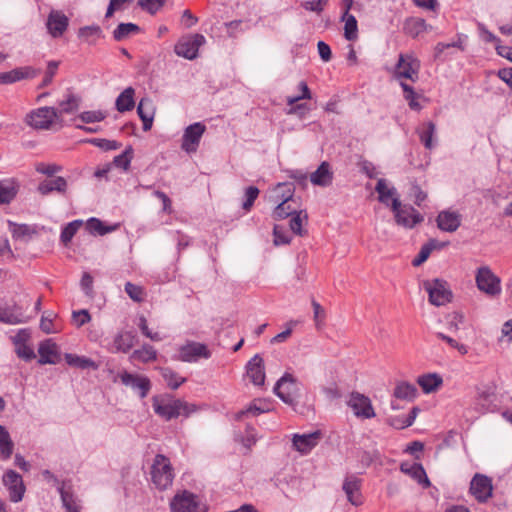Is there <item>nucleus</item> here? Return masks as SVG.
I'll list each match as a JSON object with an SVG mask.
<instances>
[{"instance_id": "1", "label": "nucleus", "mask_w": 512, "mask_h": 512, "mask_svg": "<svg viewBox=\"0 0 512 512\" xmlns=\"http://www.w3.org/2000/svg\"><path fill=\"white\" fill-rule=\"evenodd\" d=\"M154 412L166 421L179 416L188 417L196 411V406L181 399H173L171 396H154L152 398Z\"/></svg>"}, {"instance_id": "2", "label": "nucleus", "mask_w": 512, "mask_h": 512, "mask_svg": "<svg viewBox=\"0 0 512 512\" xmlns=\"http://www.w3.org/2000/svg\"><path fill=\"white\" fill-rule=\"evenodd\" d=\"M151 479L160 490H165L172 485L174 479L173 468L166 456L162 454L155 456L151 467Z\"/></svg>"}, {"instance_id": "3", "label": "nucleus", "mask_w": 512, "mask_h": 512, "mask_svg": "<svg viewBox=\"0 0 512 512\" xmlns=\"http://www.w3.org/2000/svg\"><path fill=\"white\" fill-rule=\"evenodd\" d=\"M424 289L429 296V302L435 306H442L451 302L452 292L448 283L442 279L426 280L423 283Z\"/></svg>"}, {"instance_id": "4", "label": "nucleus", "mask_w": 512, "mask_h": 512, "mask_svg": "<svg viewBox=\"0 0 512 512\" xmlns=\"http://www.w3.org/2000/svg\"><path fill=\"white\" fill-rule=\"evenodd\" d=\"M391 208L395 214L396 223L405 228L411 229L424 220V217L412 206L402 207L398 198L392 199Z\"/></svg>"}, {"instance_id": "5", "label": "nucleus", "mask_w": 512, "mask_h": 512, "mask_svg": "<svg viewBox=\"0 0 512 512\" xmlns=\"http://www.w3.org/2000/svg\"><path fill=\"white\" fill-rule=\"evenodd\" d=\"M475 280L478 289L487 295L497 296L501 293L500 278L489 267H480L477 270Z\"/></svg>"}, {"instance_id": "6", "label": "nucleus", "mask_w": 512, "mask_h": 512, "mask_svg": "<svg viewBox=\"0 0 512 512\" xmlns=\"http://www.w3.org/2000/svg\"><path fill=\"white\" fill-rule=\"evenodd\" d=\"M58 120V111L54 107H41L27 116V123L35 129L48 130Z\"/></svg>"}, {"instance_id": "7", "label": "nucleus", "mask_w": 512, "mask_h": 512, "mask_svg": "<svg viewBox=\"0 0 512 512\" xmlns=\"http://www.w3.org/2000/svg\"><path fill=\"white\" fill-rule=\"evenodd\" d=\"M277 190H282L281 196L283 200L273 211V218L275 220H281L287 218L288 216L292 217L297 213L296 208L291 205V203L294 202V188L291 184L279 183L277 185Z\"/></svg>"}, {"instance_id": "8", "label": "nucleus", "mask_w": 512, "mask_h": 512, "mask_svg": "<svg viewBox=\"0 0 512 512\" xmlns=\"http://www.w3.org/2000/svg\"><path fill=\"white\" fill-rule=\"evenodd\" d=\"M170 507L172 512H206V507L198 501L197 496L188 491L175 495Z\"/></svg>"}, {"instance_id": "9", "label": "nucleus", "mask_w": 512, "mask_h": 512, "mask_svg": "<svg viewBox=\"0 0 512 512\" xmlns=\"http://www.w3.org/2000/svg\"><path fill=\"white\" fill-rule=\"evenodd\" d=\"M274 393L286 404L294 405L297 401L296 379L285 373L275 384Z\"/></svg>"}, {"instance_id": "10", "label": "nucleus", "mask_w": 512, "mask_h": 512, "mask_svg": "<svg viewBox=\"0 0 512 512\" xmlns=\"http://www.w3.org/2000/svg\"><path fill=\"white\" fill-rule=\"evenodd\" d=\"M420 62L411 54H400L395 67V77L409 79L412 82L418 80Z\"/></svg>"}, {"instance_id": "11", "label": "nucleus", "mask_w": 512, "mask_h": 512, "mask_svg": "<svg viewBox=\"0 0 512 512\" xmlns=\"http://www.w3.org/2000/svg\"><path fill=\"white\" fill-rule=\"evenodd\" d=\"M205 37L202 34H194L187 38L180 39L174 47L178 56L188 60H193L198 55L199 47L205 43Z\"/></svg>"}, {"instance_id": "12", "label": "nucleus", "mask_w": 512, "mask_h": 512, "mask_svg": "<svg viewBox=\"0 0 512 512\" xmlns=\"http://www.w3.org/2000/svg\"><path fill=\"white\" fill-rule=\"evenodd\" d=\"M347 405L358 418L371 419L376 415L369 397L359 392H352L350 394Z\"/></svg>"}, {"instance_id": "13", "label": "nucleus", "mask_w": 512, "mask_h": 512, "mask_svg": "<svg viewBox=\"0 0 512 512\" xmlns=\"http://www.w3.org/2000/svg\"><path fill=\"white\" fill-rule=\"evenodd\" d=\"M470 493L480 503H485L492 497V481L483 474L476 473L470 482Z\"/></svg>"}, {"instance_id": "14", "label": "nucleus", "mask_w": 512, "mask_h": 512, "mask_svg": "<svg viewBox=\"0 0 512 512\" xmlns=\"http://www.w3.org/2000/svg\"><path fill=\"white\" fill-rule=\"evenodd\" d=\"M211 352L207 345L195 341H187L179 348V359L183 362H196L200 358L209 359Z\"/></svg>"}, {"instance_id": "15", "label": "nucleus", "mask_w": 512, "mask_h": 512, "mask_svg": "<svg viewBox=\"0 0 512 512\" xmlns=\"http://www.w3.org/2000/svg\"><path fill=\"white\" fill-rule=\"evenodd\" d=\"M205 130V125L200 122L189 125L184 131L181 148L188 153L195 152Z\"/></svg>"}, {"instance_id": "16", "label": "nucleus", "mask_w": 512, "mask_h": 512, "mask_svg": "<svg viewBox=\"0 0 512 512\" xmlns=\"http://www.w3.org/2000/svg\"><path fill=\"white\" fill-rule=\"evenodd\" d=\"M3 484L8 488L10 500L19 502L22 500L25 487L22 477L14 470H8L3 476Z\"/></svg>"}, {"instance_id": "17", "label": "nucleus", "mask_w": 512, "mask_h": 512, "mask_svg": "<svg viewBox=\"0 0 512 512\" xmlns=\"http://www.w3.org/2000/svg\"><path fill=\"white\" fill-rule=\"evenodd\" d=\"M119 377L123 385L130 386L132 389L138 391L140 398H145L151 389V382L146 376L124 371L119 374Z\"/></svg>"}, {"instance_id": "18", "label": "nucleus", "mask_w": 512, "mask_h": 512, "mask_svg": "<svg viewBox=\"0 0 512 512\" xmlns=\"http://www.w3.org/2000/svg\"><path fill=\"white\" fill-rule=\"evenodd\" d=\"M69 25L68 17L59 10H52L47 18L46 26L53 38L61 37Z\"/></svg>"}, {"instance_id": "19", "label": "nucleus", "mask_w": 512, "mask_h": 512, "mask_svg": "<svg viewBox=\"0 0 512 512\" xmlns=\"http://www.w3.org/2000/svg\"><path fill=\"white\" fill-rule=\"evenodd\" d=\"M41 72L31 66L18 67L11 71L0 73V84H12L24 79H32Z\"/></svg>"}, {"instance_id": "20", "label": "nucleus", "mask_w": 512, "mask_h": 512, "mask_svg": "<svg viewBox=\"0 0 512 512\" xmlns=\"http://www.w3.org/2000/svg\"><path fill=\"white\" fill-rule=\"evenodd\" d=\"M29 318L24 315L22 307L13 305H0V322L9 325H16L28 322Z\"/></svg>"}, {"instance_id": "21", "label": "nucleus", "mask_w": 512, "mask_h": 512, "mask_svg": "<svg viewBox=\"0 0 512 512\" xmlns=\"http://www.w3.org/2000/svg\"><path fill=\"white\" fill-rule=\"evenodd\" d=\"M136 334L133 331L118 332L113 342L107 346L111 353H127L135 344Z\"/></svg>"}, {"instance_id": "22", "label": "nucleus", "mask_w": 512, "mask_h": 512, "mask_svg": "<svg viewBox=\"0 0 512 512\" xmlns=\"http://www.w3.org/2000/svg\"><path fill=\"white\" fill-rule=\"evenodd\" d=\"M246 373L251 382L262 386L265 382L264 361L259 354L254 355L246 365Z\"/></svg>"}, {"instance_id": "23", "label": "nucleus", "mask_w": 512, "mask_h": 512, "mask_svg": "<svg viewBox=\"0 0 512 512\" xmlns=\"http://www.w3.org/2000/svg\"><path fill=\"white\" fill-rule=\"evenodd\" d=\"M40 365L56 364L59 361V352L56 343L51 339L42 341L38 347Z\"/></svg>"}, {"instance_id": "24", "label": "nucleus", "mask_w": 512, "mask_h": 512, "mask_svg": "<svg viewBox=\"0 0 512 512\" xmlns=\"http://www.w3.org/2000/svg\"><path fill=\"white\" fill-rule=\"evenodd\" d=\"M437 227L446 232H454L461 225V215L455 211H441L436 219Z\"/></svg>"}, {"instance_id": "25", "label": "nucleus", "mask_w": 512, "mask_h": 512, "mask_svg": "<svg viewBox=\"0 0 512 512\" xmlns=\"http://www.w3.org/2000/svg\"><path fill=\"white\" fill-rule=\"evenodd\" d=\"M416 133L426 149L432 150L435 148L437 144L436 125L432 121L422 123L416 129Z\"/></svg>"}, {"instance_id": "26", "label": "nucleus", "mask_w": 512, "mask_h": 512, "mask_svg": "<svg viewBox=\"0 0 512 512\" xmlns=\"http://www.w3.org/2000/svg\"><path fill=\"white\" fill-rule=\"evenodd\" d=\"M320 439V432H313L309 434H295L293 436L292 442L293 447L305 454L311 451L318 443V440Z\"/></svg>"}, {"instance_id": "27", "label": "nucleus", "mask_w": 512, "mask_h": 512, "mask_svg": "<svg viewBox=\"0 0 512 512\" xmlns=\"http://www.w3.org/2000/svg\"><path fill=\"white\" fill-rule=\"evenodd\" d=\"M67 181L65 178L58 176L51 179L41 181L37 187V191L45 196L52 192L65 193L67 190Z\"/></svg>"}, {"instance_id": "28", "label": "nucleus", "mask_w": 512, "mask_h": 512, "mask_svg": "<svg viewBox=\"0 0 512 512\" xmlns=\"http://www.w3.org/2000/svg\"><path fill=\"white\" fill-rule=\"evenodd\" d=\"M137 113L143 122V130L149 131L152 127L155 114L152 100L147 97L142 98L137 106Z\"/></svg>"}, {"instance_id": "29", "label": "nucleus", "mask_w": 512, "mask_h": 512, "mask_svg": "<svg viewBox=\"0 0 512 512\" xmlns=\"http://www.w3.org/2000/svg\"><path fill=\"white\" fill-rule=\"evenodd\" d=\"M360 486L361 481L355 476L347 477L343 483V490L347 495L348 501L355 506L362 504Z\"/></svg>"}, {"instance_id": "30", "label": "nucleus", "mask_w": 512, "mask_h": 512, "mask_svg": "<svg viewBox=\"0 0 512 512\" xmlns=\"http://www.w3.org/2000/svg\"><path fill=\"white\" fill-rule=\"evenodd\" d=\"M19 183L15 178L0 180V204H9L17 195Z\"/></svg>"}, {"instance_id": "31", "label": "nucleus", "mask_w": 512, "mask_h": 512, "mask_svg": "<svg viewBox=\"0 0 512 512\" xmlns=\"http://www.w3.org/2000/svg\"><path fill=\"white\" fill-rule=\"evenodd\" d=\"M400 470L403 473L410 475L413 479H415L419 484H422L424 487H429L431 484L427 477L425 469L420 463H414L412 465L402 463L400 465Z\"/></svg>"}, {"instance_id": "32", "label": "nucleus", "mask_w": 512, "mask_h": 512, "mask_svg": "<svg viewBox=\"0 0 512 512\" xmlns=\"http://www.w3.org/2000/svg\"><path fill=\"white\" fill-rule=\"evenodd\" d=\"M333 173L330 171V165L328 162H322L316 171L310 176V181L314 185L326 187L332 183Z\"/></svg>"}, {"instance_id": "33", "label": "nucleus", "mask_w": 512, "mask_h": 512, "mask_svg": "<svg viewBox=\"0 0 512 512\" xmlns=\"http://www.w3.org/2000/svg\"><path fill=\"white\" fill-rule=\"evenodd\" d=\"M80 102L81 98L68 89L67 93L64 95V99L58 102V119L62 114H70L77 111L79 109Z\"/></svg>"}, {"instance_id": "34", "label": "nucleus", "mask_w": 512, "mask_h": 512, "mask_svg": "<svg viewBox=\"0 0 512 512\" xmlns=\"http://www.w3.org/2000/svg\"><path fill=\"white\" fill-rule=\"evenodd\" d=\"M63 506L67 512H80V505L78 499L74 496L71 491V486L68 484H61L59 491Z\"/></svg>"}, {"instance_id": "35", "label": "nucleus", "mask_w": 512, "mask_h": 512, "mask_svg": "<svg viewBox=\"0 0 512 512\" xmlns=\"http://www.w3.org/2000/svg\"><path fill=\"white\" fill-rule=\"evenodd\" d=\"M417 383L424 393H432L436 391L443 383L442 377L437 373H429L419 376Z\"/></svg>"}, {"instance_id": "36", "label": "nucleus", "mask_w": 512, "mask_h": 512, "mask_svg": "<svg viewBox=\"0 0 512 512\" xmlns=\"http://www.w3.org/2000/svg\"><path fill=\"white\" fill-rule=\"evenodd\" d=\"M134 94L135 90L132 87H128L121 92L115 102L116 109L121 113L131 111L135 106Z\"/></svg>"}, {"instance_id": "37", "label": "nucleus", "mask_w": 512, "mask_h": 512, "mask_svg": "<svg viewBox=\"0 0 512 512\" xmlns=\"http://www.w3.org/2000/svg\"><path fill=\"white\" fill-rule=\"evenodd\" d=\"M119 227V224L105 225L100 219L92 217L86 222V229L90 234L93 235H105L115 231Z\"/></svg>"}, {"instance_id": "38", "label": "nucleus", "mask_w": 512, "mask_h": 512, "mask_svg": "<svg viewBox=\"0 0 512 512\" xmlns=\"http://www.w3.org/2000/svg\"><path fill=\"white\" fill-rule=\"evenodd\" d=\"M129 359L130 361L148 363L157 359V351L153 346L144 344L140 349L134 350Z\"/></svg>"}, {"instance_id": "39", "label": "nucleus", "mask_w": 512, "mask_h": 512, "mask_svg": "<svg viewBox=\"0 0 512 512\" xmlns=\"http://www.w3.org/2000/svg\"><path fill=\"white\" fill-rule=\"evenodd\" d=\"M163 377L164 381L167 383V386L172 389H178L183 383L186 382L185 377H181L177 372L169 367H159L157 368Z\"/></svg>"}, {"instance_id": "40", "label": "nucleus", "mask_w": 512, "mask_h": 512, "mask_svg": "<svg viewBox=\"0 0 512 512\" xmlns=\"http://www.w3.org/2000/svg\"><path fill=\"white\" fill-rule=\"evenodd\" d=\"M14 444L11 440L8 430L0 425V457L2 460H7L13 453Z\"/></svg>"}, {"instance_id": "41", "label": "nucleus", "mask_w": 512, "mask_h": 512, "mask_svg": "<svg viewBox=\"0 0 512 512\" xmlns=\"http://www.w3.org/2000/svg\"><path fill=\"white\" fill-rule=\"evenodd\" d=\"M394 396L401 400L412 401L417 396V388L414 384L400 382L394 389Z\"/></svg>"}, {"instance_id": "42", "label": "nucleus", "mask_w": 512, "mask_h": 512, "mask_svg": "<svg viewBox=\"0 0 512 512\" xmlns=\"http://www.w3.org/2000/svg\"><path fill=\"white\" fill-rule=\"evenodd\" d=\"M426 28L427 24L424 19L411 17L405 20L403 30L407 35L415 38Z\"/></svg>"}, {"instance_id": "43", "label": "nucleus", "mask_w": 512, "mask_h": 512, "mask_svg": "<svg viewBox=\"0 0 512 512\" xmlns=\"http://www.w3.org/2000/svg\"><path fill=\"white\" fill-rule=\"evenodd\" d=\"M66 363L70 366L81 368V369H97V364L90 358L85 356H78L74 354H65Z\"/></svg>"}, {"instance_id": "44", "label": "nucleus", "mask_w": 512, "mask_h": 512, "mask_svg": "<svg viewBox=\"0 0 512 512\" xmlns=\"http://www.w3.org/2000/svg\"><path fill=\"white\" fill-rule=\"evenodd\" d=\"M342 21L345 22L344 25V37L348 41H354L358 37V26H357V20L354 15L352 14H343L341 17Z\"/></svg>"}, {"instance_id": "45", "label": "nucleus", "mask_w": 512, "mask_h": 512, "mask_svg": "<svg viewBox=\"0 0 512 512\" xmlns=\"http://www.w3.org/2000/svg\"><path fill=\"white\" fill-rule=\"evenodd\" d=\"M140 31V27L134 23H120L113 31V38L116 41H122L132 34Z\"/></svg>"}, {"instance_id": "46", "label": "nucleus", "mask_w": 512, "mask_h": 512, "mask_svg": "<svg viewBox=\"0 0 512 512\" xmlns=\"http://www.w3.org/2000/svg\"><path fill=\"white\" fill-rule=\"evenodd\" d=\"M83 225L82 220H74L67 225H65L61 231L60 240L61 242L67 246L74 235L77 233L78 229Z\"/></svg>"}, {"instance_id": "47", "label": "nucleus", "mask_w": 512, "mask_h": 512, "mask_svg": "<svg viewBox=\"0 0 512 512\" xmlns=\"http://www.w3.org/2000/svg\"><path fill=\"white\" fill-rule=\"evenodd\" d=\"M375 190L378 193V200L386 205H388L389 198L396 194L395 188H387L385 179L378 180Z\"/></svg>"}, {"instance_id": "48", "label": "nucleus", "mask_w": 512, "mask_h": 512, "mask_svg": "<svg viewBox=\"0 0 512 512\" xmlns=\"http://www.w3.org/2000/svg\"><path fill=\"white\" fill-rule=\"evenodd\" d=\"M132 157L133 149L131 146H128L123 153L114 158L113 163L116 167L127 170L130 166Z\"/></svg>"}, {"instance_id": "49", "label": "nucleus", "mask_w": 512, "mask_h": 512, "mask_svg": "<svg viewBox=\"0 0 512 512\" xmlns=\"http://www.w3.org/2000/svg\"><path fill=\"white\" fill-rule=\"evenodd\" d=\"M403 92H404V98L408 101V105L412 110H420L421 106L419 102L416 100V93L412 86L408 85L405 82L400 83Z\"/></svg>"}, {"instance_id": "50", "label": "nucleus", "mask_w": 512, "mask_h": 512, "mask_svg": "<svg viewBox=\"0 0 512 512\" xmlns=\"http://www.w3.org/2000/svg\"><path fill=\"white\" fill-rule=\"evenodd\" d=\"M125 292L135 302H142L144 300V291L141 286L135 285L131 282L125 284Z\"/></svg>"}, {"instance_id": "51", "label": "nucleus", "mask_w": 512, "mask_h": 512, "mask_svg": "<svg viewBox=\"0 0 512 512\" xmlns=\"http://www.w3.org/2000/svg\"><path fill=\"white\" fill-rule=\"evenodd\" d=\"M301 211L297 212L295 215H293L290 219L289 226L291 231L299 236H303L306 231L302 229V223L303 219L307 220V214H304V217L301 216Z\"/></svg>"}, {"instance_id": "52", "label": "nucleus", "mask_w": 512, "mask_h": 512, "mask_svg": "<svg viewBox=\"0 0 512 512\" xmlns=\"http://www.w3.org/2000/svg\"><path fill=\"white\" fill-rule=\"evenodd\" d=\"M259 189L255 186H249L245 191V201L242 204V208L246 211H249L255 200L257 199L259 195Z\"/></svg>"}, {"instance_id": "53", "label": "nucleus", "mask_w": 512, "mask_h": 512, "mask_svg": "<svg viewBox=\"0 0 512 512\" xmlns=\"http://www.w3.org/2000/svg\"><path fill=\"white\" fill-rule=\"evenodd\" d=\"M105 117L106 115L102 111H84L78 116V118L84 123L100 122L104 120Z\"/></svg>"}, {"instance_id": "54", "label": "nucleus", "mask_w": 512, "mask_h": 512, "mask_svg": "<svg viewBox=\"0 0 512 512\" xmlns=\"http://www.w3.org/2000/svg\"><path fill=\"white\" fill-rule=\"evenodd\" d=\"M9 226L11 227L13 237L16 239H22L29 236L32 232L30 226L26 224H15L9 221Z\"/></svg>"}, {"instance_id": "55", "label": "nucleus", "mask_w": 512, "mask_h": 512, "mask_svg": "<svg viewBox=\"0 0 512 512\" xmlns=\"http://www.w3.org/2000/svg\"><path fill=\"white\" fill-rule=\"evenodd\" d=\"M58 66H59V62H57V61L48 62L45 76H44L41 84L39 85V88H44V87L48 86L49 84H51L53 77L56 74V71L58 69Z\"/></svg>"}, {"instance_id": "56", "label": "nucleus", "mask_w": 512, "mask_h": 512, "mask_svg": "<svg viewBox=\"0 0 512 512\" xmlns=\"http://www.w3.org/2000/svg\"><path fill=\"white\" fill-rule=\"evenodd\" d=\"M327 3L328 0H311L302 2L301 6L307 11L320 14L324 10Z\"/></svg>"}, {"instance_id": "57", "label": "nucleus", "mask_w": 512, "mask_h": 512, "mask_svg": "<svg viewBox=\"0 0 512 512\" xmlns=\"http://www.w3.org/2000/svg\"><path fill=\"white\" fill-rule=\"evenodd\" d=\"M299 90L301 91V95L288 97L287 105H293L302 99H311V92H310V89L307 86L306 82L301 81L299 83Z\"/></svg>"}, {"instance_id": "58", "label": "nucleus", "mask_w": 512, "mask_h": 512, "mask_svg": "<svg viewBox=\"0 0 512 512\" xmlns=\"http://www.w3.org/2000/svg\"><path fill=\"white\" fill-rule=\"evenodd\" d=\"M419 412H420V409L417 406H415L411 409V411L405 417V419L401 420V424H396L395 422H392L391 426H393L397 429H404V428L410 427L414 423Z\"/></svg>"}, {"instance_id": "59", "label": "nucleus", "mask_w": 512, "mask_h": 512, "mask_svg": "<svg viewBox=\"0 0 512 512\" xmlns=\"http://www.w3.org/2000/svg\"><path fill=\"white\" fill-rule=\"evenodd\" d=\"M165 3V0H139L138 5L149 13H156Z\"/></svg>"}, {"instance_id": "60", "label": "nucleus", "mask_w": 512, "mask_h": 512, "mask_svg": "<svg viewBox=\"0 0 512 512\" xmlns=\"http://www.w3.org/2000/svg\"><path fill=\"white\" fill-rule=\"evenodd\" d=\"M62 170V167L57 164H45V163H39L36 166V171L44 174L48 177H53L56 173L60 172Z\"/></svg>"}, {"instance_id": "61", "label": "nucleus", "mask_w": 512, "mask_h": 512, "mask_svg": "<svg viewBox=\"0 0 512 512\" xmlns=\"http://www.w3.org/2000/svg\"><path fill=\"white\" fill-rule=\"evenodd\" d=\"M15 353L26 362L33 360L36 357L34 350L26 345H18L15 347Z\"/></svg>"}, {"instance_id": "62", "label": "nucleus", "mask_w": 512, "mask_h": 512, "mask_svg": "<svg viewBox=\"0 0 512 512\" xmlns=\"http://www.w3.org/2000/svg\"><path fill=\"white\" fill-rule=\"evenodd\" d=\"M274 243L275 245L288 244L291 238L286 234L284 228L280 225H275L273 228Z\"/></svg>"}, {"instance_id": "63", "label": "nucleus", "mask_w": 512, "mask_h": 512, "mask_svg": "<svg viewBox=\"0 0 512 512\" xmlns=\"http://www.w3.org/2000/svg\"><path fill=\"white\" fill-rule=\"evenodd\" d=\"M138 326H139L142 334L145 335L147 338L151 339L152 341L158 342V341L162 340V338L158 332L153 333L150 331V329L148 328V325H147L146 318L144 316L140 317Z\"/></svg>"}, {"instance_id": "64", "label": "nucleus", "mask_w": 512, "mask_h": 512, "mask_svg": "<svg viewBox=\"0 0 512 512\" xmlns=\"http://www.w3.org/2000/svg\"><path fill=\"white\" fill-rule=\"evenodd\" d=\"M90 143L102 148L105 151L116 150L120 147V144L113 140L93 138L89 140Z\"/></svg>"}]
</instances>
